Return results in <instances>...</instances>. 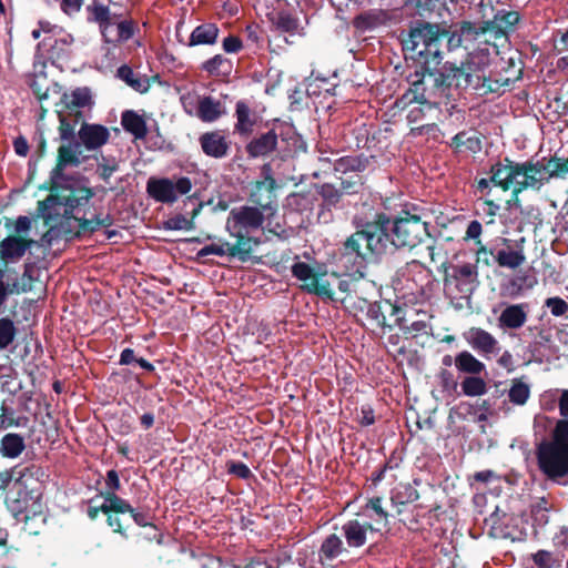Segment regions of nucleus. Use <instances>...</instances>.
Returning a JSON list of instances; mask_svg holds the SVG:
<instances>
[{
    "label": "nucleus",
    "mask_w": 568,
    "mask_h": 568,
    "mask_svg": "<svg viewBox=\"0 0 568 568\" xmlns=\"http://www.w3.org/2000/svg\"><path fill=\"white\" fill-rule=\"evenodd\" d=\"M220 29L215 23H203L197 26L189 38L187 45H211L217 40Z\"/></svg>",
    "instance_id": "obj_32"
},
{
    "label": "nucleus",
    "mask_w": 568,
    "mask_h": 568,
    "mask_svg": "<svg viewBox=\"0 0 568 568\" xmlns=\"http://www.w3.org/2000/svg\"><path fill=\"white\" fill-rule=\"evenodd\" d=\"M364 511L373 510L376 515L375 523L383 524L386 526L388 524L389 514L388 511L383 507V498L379 496L372 497L367 500V503L363 506Z\"/></svg>",
    "instance_id": "obj_49"
},
{
    "label": "nucleus",
    "mask_w": 568,
    "mask_h": 568,
    "mask_svg": "<svg viewBox=\"0 0 568 568\" xmlns=\"http://www.w3.org/2000/svg\"><path fill=\"white\" fill-rule=\"evenodd\" d=\"M450 146L457 150L466 146L468 150L476 152L480 150V140L476 135H468L466 131H462L452 138Z\"/></svg>",
    "instance_id": "obj_48"
},
{
    "label": "nucleus",
    "mask_w": 568,
    "mask_h": 568,
    "mask_svg": "<svg viewBox=\"0 0 568 568\" xmlns=\"http://www.w3.org/2000/svg\"><path fill=\"white\" fill-rule=\"evenodd\" d=\"M223 114L222 103L207 95L199 100L196 115L203 122H214Z\"/></svg>",
    "instance_id": "obj_33"
},
{
    "label": "nucleus",
    "mask_w": 568,
    "mask_h": 568,
    "mask_svg": "<svg viewBox=\"0 0 568 568\" xmlns=\"http://www.w3.org/2000/svg\"><path fill=\"white\" fill-rule=\"evenodd\" d=\"M193 227H194L193 220L186 219L182 214L172 216L164 222L165 230L180 231V230H192Z\"/></svg>",
    "instance_id": "obj_54"
},
{
    "label": "nucleus",
    "mask_w": 568,
    "mask_h": 568,
    "mask_svg": "<svg viewBox=\"0 0 568 568\" xmlns=\"http://www.w3.org/2000/svg\"><path fill=\"white\" fill-rule=\"evenodd\" d=\"M419 505L413 506L410 510H406L405 515L399 516V521L410 531H417L419 528Z\"/></svg>",
    "instance_id": "obj_53"
},
{
    "label": "nucleus",
    "mask_w": 568,
    "mask_h": 568,
    "mask_svg": "<svg viewBox=\"0 0 568 568\" xmlns=\"http://www.w3.org/2000/svg\"><path fill=\"white\" fill-rule=\"evenodd\" d=\"M520 21L518 11L498 10L491 20L485 21L484 31H489L494 39L498 40L507 38L508 34L515 31V27Z\"/></svg>",
    "instance_id": "obj_15"
},
{
    "label": "nucleus",
    "mask_w": 568,
    "mask_h": 568,
    "mask_svg": "<svg viewBox=\"0 0 568 568\" xmlns=\"http://www.w3.org/2000/svg\"><path fill=\"white\" fill-rule=\"evenodd\" d=\"M63 101L68 108H84L91 104V92L88 88H78L70 95L64 94Z\"/></svg>",
    "instance_id": "obj_47"
},
{
    "label": "nucleus",
    "mask_w": 568,
    "mask_h": 568,
    "mask_svg": "<svg viewBox=\"0 0 568 568\" xmlns=\"http://www.w3.org/2000/svg\"><path fill=\"white\" fill-rule=\"evenodd\" d=\"M448 50H455L463 43L459 30H449L438 23L416 21L410 27L408 38L403 40L405 59L423 64L426 70L437 69L444 59L443 43Z\"/></svg>",
    "instance_id": "obj_3"
},
{
    "label": "nucleus",
    "mask_w": 568,
    "mask_h": 568,
    "mask_svg": "<svg viewBox=\"0 0 568 568\" xmlns=\"http://www.w3.org/2000/svg\"><path fill=\"white\" fill-rule=\"evenodd\" d=\"M445 270L444 285L449 287L454 285L460 298H468L478 286L477 266L470 263L452 266V273L448 272L446 262L442 263Z\"/></svg>",
    "instance_id": "obj_12"
},
{
    "label": "nucleus",
    "mask_w": 568,
    "mask_h": 568,
    "mask_svg": "<svg viewBox=\"0 0 568 568\" xmlns=\"http://www.w3.org/2000/svg\"><path fill=\"white\" fill-rule=\"evenodd\" d=\"M378 23V16L373 11H366L356 16L353 20V26L358 30H371Z\"/></svg>",
    "instance_id": "obj_52"
},
{
    "label": "nucleus",
    "mask_w": 568,
    "mask_h": 568,
    "mask_svg": "<svg viewBox=\"0 0 568 568\" xmlns=\"http://www.w3.org/2000/svg\"><path fill=\"white\" fill-rule=\"evenodd\" d=\"M19 426L20 418H16L13 410L8 408L6 403L3 402L2 405L0 406V430Z\"/></svg>",
    "instance_id": "obj_55"
},
{
    "label": "nucleus",
    "mask_w": 568,
    "mask_h": 568,
    "mask_svg": "<svg viewBox=\"0 0 568 568\" xmlns=\"http://www.w3.org/2000/svg\"><path fill=\"white\" fill-rule=\"evenodd\" d=\"M428 217L427 210L414 203H405L394 215L373 207L356 213L355 232L343 242L342 261L358 272L365 258L381 262L397 250H412L432 237Z\"/></svg>",
    "instance_id": "obj_1"
},
{
    "label": "nucleus",
    "mask_w": 568,
    "mask_h": 568,
    "mask_svg": "<svg viewBox=\"0 0 568 568\" xmlns=\"http://www.w3.org/2000/svg\"><path fill=\"white\" fill-rule=\"evenodd\" d=\"M291 272L295 278L303 282L301 288L304 292L329 301L336 300L329 282L323 278L327 274L326 271L315 270L310 264L298 261L291 266Z\"/></svg>",
    "instance_id": "obj_10"
},
{
    "label": "nucleus",
    "mask_w": 568,
    "mask_h": 568,
    "mask_svg": "<svg viewBox=\"0 0 568 568\" xmlns=\"http://www.w3.org/2000/svg\"><path fill=\"white\" fill-rule=\"evenodd\" d=\"M342 255L343 244L338 247V253L336 255L337 264L345 271L348 278L339 280L337 287L339 292L345 294H351L352 292L356 293L358 281L365 277L366 264L372 261L368 258L363 260L362 267L356 272V270L354 271L351 268L349 264L342 261Z\"/></svg>",
    "instance_id": "obj_26"
},
{
    "label": "nucleus",
    "mask_w": 568,
    "mask_h": 568,
    "mask_svg": "<svg viewBox=\"0 0 568 568\" xmlns=\"http://www.w3.org/2000/svg\"><path fill=\"white\" fill-rule=\"evenodd\" d=\"M485 27V21L479 23H474L471 21H462L459 23V29L463 36H471L473 38H478L479 36L489 33V31L481 30Z\"/></svg>",
    "instance_id": "obj_60"
},
{
    "label": "nucleus",
    "mask_w": 568,
    "mask_h": 568,
    "mask_svg": "<svg viewBox=\"0 0 568 568\" xmlns=\"http://www.w3.org/2000/svg\"><path fill=\"white\" fill-rule=\"evenodd\" d=\"M263 180L256 181L251 190L250 201L255 207L261 209L267 215H273L276 211V194L277 187L276 180L272 175V168L270 163L262 166Z\"/></svg>",
    "instance_id": "obj_13"
},
{
    "label": "nucleus",
    "mask_w": 568,
    "mask_h": 568,
    "mask_svg": "<svg viewBox=\"0 0 568 568\" xmlns=\"http://www.w3.org/2000/svg\"><path fill=\"white\" fill-rule=\"evenodd\" d=\"M60 119V125H59V133L61 140L64 141H71L74 139V125L68 121L65 116L62 114H59Z\"/></svg>",
    "instance_id": "obj_64"
},
{
    "label": "nucleus",
    "mask_w": 568,
    "mask_h": 568,
    "mask_svg": "<svg viewBox=\"0 0 568 568\" xmlns=\"http://www.w3.org/2000/svg\"><path fill=\"white\" fill-rule=\"evenodd\" d=\"M80 148V143L77 142L74 148L72 145H61L58 149L57 162L55 166L52 169L50 173V179L48 182H57L60 180H65L64 169L69 165L78 166L81 161L78 156V149Z\"/></svg>",
    "instance_id": "obj_23"
},
{
    "label": "nucleus",
    "mask_w": 568,
    "mask_h": 568,
    "mask_svg": "<svg viewBox=\"0 0 568 568\" xmlns=\"http://www.w3.org/2000/svg\"><path fill=\"white\" fill-rule=\"evenodd\" d=\"M265 212L250 205L233 207L226 220V230L233 232L250 233L263 226Z\"/></svg>",
    "instance_id": "obj_14"
},
{
    "label": "nucleus",
    "mask_w": 568,
    "mask_h": 568,
    "mask_svg": "<svg viewBox=\"0 0 568 568\" xmlns=\"http://www.w3.org/2000/svg\"><path fill=\"white\" fill-rule=\"evenodd\" d=\"M225 247H226V242H223L221 244L205 245L204 247H202L197 252L196 257L197 258H203V257H206L207 255H211V254H214V255H217V256L227 255V253L225 252Z\"/></svg>",
    "instance_id": "obj_63"
},
{
    "label": "nucleus",
    "mask_w": 568,
    "mask_h": 568,
    "mask_svg": "<svg viewBox=\"0 0 568 568\" xmlns=\"http://www.w3.org/2000/svg\"><path fill=\"white\" fill-rule=\"evenodd\" d=\"M342 534L349 548H361L367 542L368 531H378L369 521H359L357 518L349 519L342 526Z\"/></svg>",
    "instance_id": "obj_19"
},
{
    "label": "nucleus",
    "mask_w": 568,
    "mask_h": 568,
    "mask_svg": "<svg viewBox=\"0 0 568 568\" xmlns=\"http://www.w3.org/2000/svg\"><path fill=\"white\" fill-rule=\"evenodd\" d=\"M366 186V179L362 174L342 176L339 191L344 195H356L362 193Z\"/></svg>",
    "instance_id": "obj_43"
},
{
    "label": "nucleus",
    "mask_w": 568,
    "mask_h": 568,
    "mask_svg": "<svg viewBox=\"0 0 568 568\" xmlns=\"http://www.w3.org/2000/svg\"><path fill=\"white\" fill-rule=\"evenodd\" d=\"M24 449V438L20 434L9 433L0 440V454L4 458H17Z\"/></svg>",
    "instance_id": "obj_35"
},
{
    "label": "nucleus",
    "mask_w": 568,
    "mask_h": 568,
    "mask_svg": "<svg viewBox=\"0 0 568 568\" xmlns=\"http://www.w3.org/2000/svg\"><path fill=\"white\" fill-rule=\"evenodd\" d=\"M16 334L17 328L12 320L0 318V349L7 348L14 341Z\"/></svg>",
    "instance_id": "obj_51"
},
{
    "label": "nucleus",
    "mask_w": 568,
    "mask_h": 568,
    "mask_svg": "<svg viewBox=\"0 0 568 568\" xmlns=\"http://www.w3.org/2000/svg\"><path fill=\"white\" fill-rule=\"evenodd\" d=\"M121 125L124 131L132 134L135 140H144L149 132L146 121L134 110H125L122 112Z\"/></svg>",
    "instance_id": "obj_31"
},
{
    "label": "nucleus",
    "mask_w": 568,
    "mask_h": 568,
    "mask_svg": "<svg viewBox=\"0 0 568 568\" xmlns=\"http://www.w3.org/2000/svg\"><path fill=\"white\" fill-rule=\"evenodd\" d=\"M483 232L481 223L477 220L471 221L466 230V239L475 240V244L478 246L477 257L481 254H493V250L485 246L480 241V234Z\"/></svg>",
    "instance_id": "obj_50"
},
{
    "label": "nucleus",
    "mask_w": 568,
    "mask_h": 568,
    "mask_svg": "<svg viewBox=\"0 0 568 568\" xmlns=\"http://www.w3.org/2000/svg\"><path fill=\"white\" fill-rule=\"evenodd\" d=\"M530 397V387L521 378H514L508 390L509 402L517 406H523Z\"/></svg>",
    "instance_id": "obj_42"
},
{
    "label": "nucleus",
    "mask_w": 568,
    "mask_h": 568,
    "mask_svg": "<svg viewBox=\"0 0 568 568\" xmlns=\"http://www.w3.org/2000/svg\"><path fill=\"white\" fill-rule=\"evenodd\" d=\"M202 152L210 158L223 159L229 154L230 141L222 131L204 132L199 138Z\"/></svg>",
    "instance_id": "obj_20"
},
{
    "label": "nucleus",
    "mask_w": 568,
    "mask_h": 568,
    "mask_svg": "<svg viewBox=\"0 0 568 568\" xmlns=\"http://www.w3.org/2000/svg\"><path fill=\"white\" fill-rule=\"evenodd\" d=\"M231 237L235 239L234 243L226 242L225 252L227 256L237 258L242 263H246L252 260L253 251L261 244L258 237L250 236L248 233L233 232L226 230Z\"/></svg>",
    "instance_id": "obj_16"
},
{
    "label": "nucleus",
    "mask_w": 568,
    "mask_h": 568,
    "mask_svg": "<svg viewBox=\"0 0 568 568\" xmlns=\"http://www.w3.org/2000/svg\"><path fill=\"white\" fill-rule=\"evenodd\" d=\"M526 261V256L521 250H499L495 255V262L500 267L515 270L521 266Z\"/></svg>",
    "instance_id": "obj_40"
},
{
    "label": "nucleus",
    "mask_w": 568,
    "mask_h": 568,
    "mask_svg": "<svg viewBox=\"0 0 568 568\" xmlns=\"http://www.w3.org/2000/svg\"><path fill=\"white\" fill-rule=\"evenodd\" d=\"M33 244L32 240L23 239L21 236L11 235L6 237L0 243V257L8 262L22 257L27 250Z\"/></svg>",
    "instance_id": "obj_28"
},
{
    "label": "nucleus",
    "mask_w": 568,
    "mask_h": 568,
    "mask_svg": "<svg viewBox=\"0 0 568 568\" xmlns=\"http://www.w3.org/2000/svg\"><path fill=\"white\" fill-rule=\"evenodd\" d=\"M463 336L471 348L480 354L488 355L498 349V341L484 328L470 327Z\"/></svg>",
    "instance_id": "obj_24"
},
{
    "label": "nucleus",
    "mask_w": 568,
    "mask_h": 568,
    "mask_svg": "<svg viewBox=\"0 0 568 568\" xmlns=\"http://www.w3.org/2000/svg\"><path fill=\"white\" fill-rule=\"evenodd\" d=\"M118 78L124 81L129 87L140 93H145L149 91L151 83L150 79L141 78L139 74L134 73L131 67L124 64L118 69Z\"/></svg>",
    "instance_id": "obj_36"
},
{
    "label": "nucleus",
    "mask_w": 568,
    "mask_h": 568,
    "mask_svg": "<svg viewBox=\"0 0 568 568\" xmlns=\"http://www.w3.org/2000/svg\"><path fill=\"white\" fill-rule=\"evenodd\" d=\"M483 58L477 61V58H471L460 65L452 62H446L438 72L443 75V81L452 89H467L473 87L477 91V85L481 82L479 74Z\"/></svg>",
    "instance_id": "obj_9"
},
{
    "label": "nucleus",
    "mask_w": 568,
    "mask_h": 568,
    "mask_svg": "<svg viewBox=\"0 0 568 568\" xmlns=\"http://www.w3.org/2000/svg\"><path fill=\"white\" fill-rule=\"evenodd\" d=\"M272 22L276 30L290 33L291 36L300 34V31L302 30L300 19L295 14L285 10L277 12L275 18L272 19Z\"/></svg>",
    "instance_id": "obj_38"
},
{
    "label": "nucleus",
    "mask_w": 568,
    "mask_h": 568,
    "mask_svg": "<svg viewBox=\"0 0 568 568\" xmlns=\"http://www.w3.org/2000/svg\"><path fill=\"white\" fill-rule=\"evenodd\" d=\"M316 197L310 192H294L287 196V204L294 211L305 212L312 210Z\"/></svg>",
    "instance_id": "obj_45"
},
{
    "label": "nucleus",
    "mask_w": 568,
    "mask_h": 568,
    "mask_svg": "<svg viewBox=\"0 0 568 568\" xmlns=\"http://www.w3.org/2000/svg\"><path fill=\"white\" fill-rule=\"evenodd\" d=\"M100 495L104 498V503L101 505L103 514H126L132 511V506L125 499L113 494V491H101Z\"/></svg>",
    "instance_id": "obj_37"
},
{
    "label": "nucleus",
    "mask_w": 568,
    "mask_h": 568,
    "mask_svg": "<svg viewBox=\"0 0 568 568\" xmlns=\"http://www.w3.org/2000/svg\"><path fill=\"white\" fill-rule=\"evenodd\" d=\"M419 499V493L412 485H399L398 488L392 491V505L408 506Z\"/></svg>",
    "instance_id": "obj_41"
},
{
    "label": "nucleus",
    "mask_w": 568,
    "mask_h": 568,
    "mask_svg": "<svg viewBox=\"0 0 568 568\" xmlns=\"http://www.w3.org/2000/svg\"><path fill=\"white\" fill-rule=\"evenodd\" d=\"M126 514H129L130 518H132L133 521L140 527L152 526V516L149 510L142 508L136 509L132 507V511H128Z\"/></svg>",
    "instance_id": "obj_61"
},
{
    "label": "nucleus",
    "mask_w": 568,
    "mask_h": 568,
    "mask_svg": "<svg viewBox=\"0 0 568 568\" xmlns=\"http://www.w3.org/2000/svg\"><path fill=\"white\" fill-rule=\"evenodd\" d=\"M528 304H511L505 307L499 317V326L505 329H518L527 322Z\"/></svg>",
    "instance_id": "obj_27"
},
{
    "label": "nucleus",
    "mask_w": 568,
    "mask_h": 568,
    "mask_svg": "<svg viewBox=\"0 0 568 568\" xmlns=\"http://www.w3.org/2000/svg\"><path fill=\"white\" fill-rule=\"evenodd\" d=\"M416 80L397 100V105L407 106L412 103L424 104L428 110H440L443 106L449 115L457 111L452 90L439 74L438 68L426 70L423 64H416Z\"/></svg>",
    "instance_id": "obj_5"
},
{
    "label": "nucleus",
    "mask_w": 568,
    "mask_h": 568,
    "mask_svg": "<svg viewBox=\"0 0 568 568\" xmlns=\"http://www.w3.org/2000/svg\"><path fill=\"white\" fill-rule=\"evenodd\" d=\"M235 118L236 123L234 125L235 132H237L240 135L247 136L253 132V129L257 122L255 113L252 111V109L248 106V104L240 100L236 102L235 105Z\"/></svg>",
    "instance_id": "obj_30"
},
{
    "label": "nucleus",
    "mask_w": 568,
    "mask_h": 568,
    "mask_svg": "<svg viewBox=\"0 0 568 568\" xmlns=\"http://www.w3.org/2000/svg\"><path fill=\"white\" fill-rule=\"evenodd\" d=\"M552 172L555 179H566L568 176V156L561 158L557 154L550 155Z\"/></svg>",
    "instance_id": "obj_57"
},
{
    "label": "nucleus",
    "mask_w": 568,
    "mask_h": 568,
    "mask_svg": "<svg viewBox=\"0 0 568 568\" xmlns=\"http://www.w3.org/2000/svg\"><path fill=\"white\" fill-rule=\"evenodd\" d=\"M74 222L78 224L77 227H72L71 224L68 226L62 224L61 232L64 234L65 239H81L82 236L91 235L101 229L98 214L92 219H87L83 213L81 216L75 217Z\"/></svg>",
    "instance_id": "obj_29"
},
{
    "label": "nucleus",
    "mask_w": 568,
    "mask_h": 568,
    "mask_svg": "<svg viewBox=\"0 0 568 568\" xmlns=\"http://www.w3.org/2000/svg\"><path fill=\"white\" fill-rule=\"evenodd\" d=\"M454 364L458 372L469 374L470 376L480 375L486 369L485 364L468 351H463L457 354L454 358Z\"/></svg>",
    "instance_id": "obj_34"
},
{
    "label": "nucleus",
    "mask_w": 568,
    "mask_h": 568,
    "mask_svg": "<svg viewBox=\"0 0 568 568\" xmlns=\"http://www.w3.org/2000/svg\"><path fill=\"white\" fill-rule=\"evenodd\" d=\"M359 302L363 304L361 310L367 306V317L372 320L376 326L381 328L387 327L386 313H389V315L396 316L395 322L402 327V317L398 316V314L402 313V308L396 304L389 301L371 303L365 298H361Z\"/></svg>",
    "instance_id": "obj_17"
},
{
    "label": "nucleus",
    "mask_w": 568,
    "mask_h": 568,
    "mask_svg": "<svg viewBox=\"0 0 568 568\" xmlns=\"http://www.w3.org/2000/svg\"><path fill=\"white\" fill-rule=\"evenodd\" d=\"M298 142L297 136L287 131L286 133H277L275 129H271L265 133L254 136L245 146L248 158H267L272 154L282 161L292 158L294 150L292 146Z\"/></svg>",
    "instance_id": "obj_8"
},
{
    "label": "nucleus",
    "mask_w": 568,
    "mask_h": 568,
    "mask_svg": "<svg viewBox=\"0 0 568 568\" xmlns=\"http://www.w3.org/2000/svg\"><path fill=\"white\" fill-rule=\"evenodd\" d=\"M481 82L477 85L480 95L503 94L523 77V62L518 57L496 58L488 63V70L480 67Z\"/></svg>",
    "instance_id": "obj_7"
},
{
    "label": "nucleus",
    "mask_w": 568,
    "mask_h": 568,
    "mask_svg": "<svg viewBox=\"0 0 568 568\" xmlns=\"http://www.w3.org/2000/svg\"><path fill=\"white\" fill-rule=\"evenodd\" d=\"M532 560L538 568H552L554 558L552 554L548 550H538L532 555Z\"/></svg>",
    "instance_id": "obj_62"
},
{
    "label": "nucleus",
    "mask_w": 568,
    "mask_h": 568,
    "mask_svg": "<svg viewBox=\"0 0 568 568\" xmlns=\"http://www.w3.org/2000/svg\"><path fill=\"white\" fill-rule=\"evenodd\" d=\"M23 476L24 473L22 470H18V467L0 471V490H7L12 480L20 483Z\"/></svg>",
    "instance_id": "obj_58"
},
{
    "label": "nucleus",
    "mask_w": 568,
    "mask_h": 568,
    "mask_svg": "<svg viewBox=\"0 0 568 568\" xmlns=\"http://www.w3.org/2000/svg\"><path fill=\"white\" fill-rule=\"evenodd\" d=\"M41 189L49 190L50 194L43 201H39L38 209L43 214L45 224H50L51 215L45 214V212L55 206H62L61 230L62 224L64 226L70 225L71 221L80 216L81 212L85 214V210L94 196L93 189L81 184L78 180L65 179L57 182H45Z\"/></svg>",
    "instance_id": "obj_4"
},
{
    "label": "nucleus",
    "mask_w": 568,
    "mask_h": 568,
    "mask_svg": "<svg viewBox=\"0 0 568 568\" xmlns=\"http://www.w3.org/2000/svg\"><path fill=\"white\" fill-rule=\"evenodd\" d=\"M375 163V155H345L334 162V171L346 175L347 173L362 174Z\"/></svg>",
    "instance_id": "obj_25"
},
{
    "label": "nucleus",
    "mask_w": 568,
    "mask_h": 568,
    "mask_svg": "<svg viewBox=\"0 0 568 568\" xmlns=\"http://www.w3.org/2000/svg\"><path fill=\"white\" fill-rule=\"evenodd\" d=\"M545 305L550 310L551 315L556 317L562 316L568 312V303L558 296L547 298Z\"/></svg>",
    "instance_id": "obj_59"
},
{
    "label": "nucleus",
    "mask_w": 568,
    "mask_h": 568,
    "mask_svg": "<svg viewBox=\"0 0 568 568\" xmlns=\"http://www.w3.org/2000/svg\"><path fill=\"white\" fill-rule=\"evenodd\" d=\"M460 386L464 395L470 397L481 396L487 392L486 382L479 375L465 377Z\"/></svg>",
    "instance_id": "obj_46"
},
{
    "label": "nucleus",
    "mask_w": 568,
    "mask_h": 568,
    "mask_svg": "<svg viewBox=\"0 0 568 568\" xmlns=\"http://www.w3.org/2000/svg\"><path fill=\"white\" fill-rule=\"evenodd\" d=\"M317 194L322 199L318 211V220L327 222L332 216V209L339 207L343 194L339 189L333 183H322L315 185Z\"/></svg>",
    "instance_id": "obj_21"
},
{
    "label": "nucleus",
    "mask_w": 568,
    "mask_h": 568,
    "mask_svg": "<svg viewBox=\"0 0 568 568\" xmlns=\"http://www.w3.org/2000/svg\"><path fill=\"white\" fill-rule=\"evenodd\" d=\"M493 185L504 192L510 191L507 201L509 209H521L520 194L525 191L539 193L554 178L550 155L535 159L534 156L518 162L509 156L498 159L490 165Z\"/></svg>",
    "instance_id": "obj_2"
},
{
    "label": "nucleus",
    "mask_w": 568,
    "mask_h": 568,
    "mask_svg": "<svg viewBox=\"0 0 568 568\" xmlns=\"http://www.w3.org/2000/svg\"><path fill=\"white\" fill-rule=\"evenodd\" d=\"M78 138L80 145H83L88 151H93L108 143L110 131L102 124L83 122L78 131Z\"/></svg>",
    "instance_id": "obj_18"
},
{
    "label": "nucleus",
    "mask_w": 568,
    "mask_h": 568,
    "mask_svg": "<svg viewBox=\"0 0 568 568\" xmlns=\"http://www.w3.org/2000/svg\"><path fill=\"white\" fill-rule=\"evenodd\" d=\"M536 460L540 473L549 480L559 483L568 476V419H559L550 439L536 446Z\"/></svg>",
    "instance_id": "obj_6"
},
{
    "label": "nucleus",
    "mask_w": 568,
    "mask_h": 568,
    "mask_svg": "<svg viewBox=\"0 0 568 568\" xmlns=\"http://www.w3.org/2000/svg\"><path fill=\"white\" fill-rule=\"evenodd\" d=\"M226 468L229 474L234 475L241 479H250L254 477L247 465L242 462L229 460L226 463Z\"/></svg>",
    "instance_id": "obj_56"
},
{
    "label": "nucleus",
    "mask_w": 568,
    "mask_h": 568,
    "mask_svg": "<svg viewBox=\"0 0 568 568\" xmlns=\"http://www.w3.org/2000/svg\"><path fill=\"white\" fill-rule=\"evenodd\" d=\"M192 187V181L187 176H180L175 182L169 178H151L146 183L149 195L154 201L165 204L176 202L180 195L189 194Z\"/></svg>",
    "instance_id": "obj_11"
},
{
    "label": "nucleus",
    "mask_w": 568,
    "mask_h": 568,
    "mask_svg": "<svg viewBox=\"0 0 568 568\" xmlns=\"http://www.w3.org/2000/svg\"><path fill=\"white\" fill-rule=\"evenodd\" d=\"M344 552H348L344 541L337 534L327 535L318 549V562L325 568H334V561Z\"/></svg>",
    "instance_id": "obj_22"
},
{
    "label": "nucleus",
    "mask_w": 568,
    "mask_h": 568,
    "mask_svg": "<svg viewBox=\"0 0 568 568\" xmlns=\"http://www.w3.org/2000/svg\"><path fill=\"white\" fill-rule=\"evenodd\" d=\"M89 20L99 24L101 30H105L111 26V12L108 6L102 3L93 2L88 6Z\"/></svg>",
    "instance_id": "obj_44"
},
{
    "label": "nucleus",
    "mask_w": 568,
    "mask_h": 568,
    "mask_svg": "<svg viewBox=\"0 0 568 568\" xmlns=\"http://www.w3.org/2000/svg\"><path fill=\"white\" fill-rule=\"evenodd\" d=\"M202 70L214 77L229 75L232 71V63L224 55L216 54L202 63Z\"/></svg>",
    "instance_id": "obj_39"
}]
</instances>
